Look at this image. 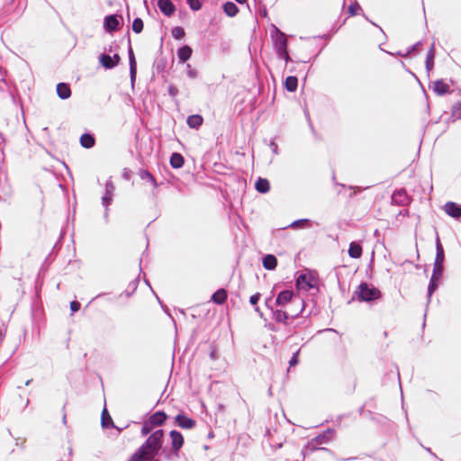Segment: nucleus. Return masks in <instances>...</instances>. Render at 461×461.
Listing matches in <instances>:
<instances>
[{
	"label": "nucleus",
	"mask_w": 461,
	"mask_h": 461,
	"mask_svg": "<svg viewBox=\"0 0 461 461\" xmlns=\"http://www.w3.org/2000/svg\"><path fill=\"white\" fill-rule=\"evenodd\" d=\"M255 188L260 194H267L270 190V182L267 178L258 177L255 182Z\"/></svg>",
	"instance_id": "obj_30"
},
{
	"label": "nucleus",
	"mask_w": 461,
	"mask_h": 461,
	"mask_svg": "<svg viewBox=\"0 0 461 461\" xmlns=\"http://www.w3.org/2000/svg\"><path fill=\"white\" fill-rule=\"evenodd\" d=\"M343 417H344V415H339V416H338V417H337V420H336V422H337V423H339V422L342 420Z\"/></svg>",
	"instance_id": "obj_62"
},
{
	"label": "nucleus",
	"mask_w": 461,
	"mask_h": 461,
	"mask_svg": "<svg viewBox=\"0 0 461 461\" xmlns=\"http://www.w3.org/2000/svg\"><path fill=\"white\" fill-rule=\"evenodd\" d=\"M336 430L332 428H328L323 432L314 437V442L321 445L328 444L335 438Z\"/></svg>",
	"instance_id": "obj_17"
},
{
	"label": "nucleus",
	"mask_w": 461,
	"mask_h": 461,
	"mask_svg": "<svg viewBox=\"0 0 461 461\" xmlns=\"http://www.w3.org/2000/svg\"><path fill=\"white\" fill-rule=\"evenodd\" d=\"M305 303L303 299V303L299 306H293L291 308H285L275 310L274 315L272 319L277 322L282 323L285 326L290 327L289 331L292 333H296V327L299 324L293 325V322L295 319H297L300 315L303 316L304 312Z\"/></svg>",
	"instance_id": "obj_3"
},
{
	"label": "nucleus",
	"mask_w": 461,
	"mask_h": 461,
	"mask_svg": "<svg viewBox=\"0 0 461 461\" xmlns=\"http://www.w3.org/2000/svg\"><path fill=\"white\" fill-rule=\"evenodd\" d=\"M270 34L277 57L284 59L286 64L293 62L288 52V41L286 34L276 25H272Z\"/></svg>",
	"instance_id": "obj_5"
},
{
	"label": "nucleus",
	"mask_w": 461,
	"mask_h": 461,
	"mask_svg": "<svg viewBox=\"0 0 461 461\" xmlns=\"http://www.w3.org/2000/svg\"><path fill=\"white\" fill-rule=\"evenodd\" d=\"M222 9L224 14L229 17H234L239 13V7L237 5L231 1H227L223 4Z\"/></svg>",
	"instance_id": "obj_31"
},
{
	"label": "nucleus",
	"mask_w": 461,
	"mask_h": 461,
	"mask_svg": "<svg viewBox=\"0 0 461 461\" xmlns=\"http://www.w3.org/2000/svg\"><path fill=\"white\" fill-rule=\"evenodd\" d=\"M397 56H400V57H402V58H407L410 56V54H407V51L405 53L402 52V51H398L396 53Z\"/></svg>",
	"instance_id": "obj_60"
},
{
	"label": "nucleus",
	"mask_w": 461,
	"mask_h": 461,
	"mask_svg": "<svg viewBox=\"0 0 461 461\" xmlns=\"http://www.w3.org/2000/svg\"><path fill=\"white\" fill-rule=\"evenodd\" d=\"M169 163L170 166L175 169L181 168L185 164V158L181 153L173 152L170 156Z\"/></svg>",
	"instance_id": "obj_26"
},
{
	"label": "nucleus",
	"mask_w": 461,
	"mask_h": 461,
	"mask_svg": "<svg viewBox=\"0 0 461 461\" xmlns=\"http://www.w3.org/2000/svg\"><path fill=\"white\" fill-rule=\"evenodd\" d=\"M348 188L349 189H353L355 187L352 186V185H349ZM356 188L357 190H354V192L349 194V197H354L357 194V193L362 192L363 190H366V189L369 188V186H366V187H364V188H362V187H356Z\"/></svg>",
	"instance_id": "obj_54"
},
{
	"label": "nucleus",
	"mask_w": 461,
	"mask_h": 461,
	"mask_svg": "<svg viewBox=\"0 0 461 461\" xmlns=\"http://www.w3.org/2000/svg\"><path fill=\"white\" fill-rule=\"evenodd\" d=\"M443 209L448 216L461 221V204L455 202H447Z\"/></svg>",
	"instance_id": "obj_13"
},
{
	"label": "nucleus",
	"mask_w": 461,
	"mask_h": 461,
	"mask_svg": "<svg viewBox=\"0 0 461 461\" xmlns=\"http://www.w3.org/2000/svg\"><path fill=\"white\" fill-rule=\"evenodd\" d=\"M167 418V414L164 411L159 410L149 416L147 420L149 421V424L153 425L155 428H158L163 426Z\"/></svg>",
	"instance_id": "obj_15"
},
{
	"label": "nucleus",
	"mask_w": 461,
	"mask_h": 461,
	"mask_svg": "<svg viewBox=\"0 0 461 461\" xmlns=\"http://www.w3.org/2000/svg\"><path fill=\"white\" fill-rule=\"evenodd\" d=\"M203 122V118L200 114L189 115L186 119V123L189 128L197 130L201 127Z\"/></svg>",
	"instance_id": "obj_27"
},
{
	"label": "nucleus",
	"mask_w": 461,
	"mask_h": 461,
	"mask_svg": "<svg viewBox=\"0 0 461 461\" xmlns=\"http://www.w3.org/2000/svg\"><path fill=\"white\" fill-rule=\"evenodd\" d=\"M319 447H321V444L314 442V438H312L304 445L303 448L302 449L303 457L305 458L306 456L305 450L314 452L317 451V449H319Z\"/></svg>",
	"instance_id": "obj_37"
},
{
	"label": "nucleus",
	"mask_w": 461,
	"mask_h": 461,
	"mask_svg": "<svg viewBox=\"0 0 461 461\" xmlns=\"http://www.w3.org/2000/svg\"><path fill=\"white\" fill-rule=\"evenodd\" d=\"M258 14L260 17H267V8L263 7L258 11Z\"/></svg>",
	"instance_id": "obj_58"
},
{
	"label": "nucleus",
	"mask_w": 461,
	"mask_h": 461,
	"mask_svg": "<svg viewBox=\"0 0 461 461\" xmlns=\"http://www.w3.org/2000/svg\"><path fill=\"white\" fill-rule=\"evenodd\" d=\"M436 258L434 262V267L432 275L428 285V303L431 300L432 294L437 291L441 282V278L444 272V262H445V251L441 244L438 234L436 236Z\"/></svg>",
	"instance_id": "obj_2"
},
{
	"label": "nucleus",
	"mask_w": 461,
	"mask_h": 461,
	"mask_svg": "<svg viewBox=\"0 0 461 461\" xmlns=\"http://www.w3.org/2000/svg\"><path fill=\"white\" fill-rule=\"evenodd\" d=\"M451 115L452 117H454L457 120H461V102L458 101L456 102L453 106H452V109H451Z\"/></svg>",
	"instance_id": "obj_41"
},
{
	"label": "nucleus",
	"mask_w": 461,
	"mask_h": 461,
	"mask_svg": "<svg viewBox=\"0 0 461 461\" xmlns=\"http://www.w3.org/2000/svg\"><path fill=\"white\" fill-rule=\"evenodd\" d=\"M167 66V59L163 56L158 57L153 64V72H156L157 74L161 75L162 77H165Z\"/></svg>",
	"instance_id": "obj_18"
},
{
	"label": "nucleus",
	"mask_w": 461,
	"mask_h": 461,
	"mask_svg": "<svg viewBox=\"0 0 461 461\" xmlns=\"http://www.w3.org/2000/svg\"><path fill=\"white\" fill-rule=\"evenodd\" d=\"M172 37L175 40H182L185 36V29L181 26H175L171 29Z\"/></svg>",
	"instance_id": "obj_38"
},
{
	"label": "nucleus",
	"mask_w": 461,
	"mask_h": 461,
	"mask_svg": "<svg viewBox=\"0 0 461 461\" xmlns=\"http://www.w3.org/2000/svg\"><path fill=\"white\" fill-rule=\"evenodd\" d=\"M177 59L180 63H185L190 59L193 54V50L188 45H183L177 50Z\"/></svg>",
	"instance_id": "obj_20"
},
{
	"label": "nucleus",
	"mask_w": 461,
	"mask_h": 461,
	"mask_svg": "<svg viewBox=\"0 0 461 461\" xmlns=\"http://www.w3.org/2000/svg\"><path fill=\"white\" fill-rule=\"evenodd\" d=\"M157 5L159 11L167 17H171L176 13V5L171 0H158Z\"/></svg>",
	"instance_id": "obj_14"
},
{
	"label": "nucleus",
	"mask_w": 461,
	"mask_h": 461,
	"mask_svg": "<svg viewBox=\"0 0 461 461\" xmlns=\"http://www.w3.org/2000/svg\"><path fill=\"white\" fill-rule=\"evenodd\" d=\"M108 207L109 206L104 207V219L105 222L109 221V209H108Z\"/></svg>",
	"instance_id": "obj_57"
},
{
	"label": "nucleus",
	"mask_w": 461,
	"mask_h": 461,
	"mask_svg": "<svg viewBox=\"0 0 461 461\" xmlns=\"http://www.w3.org/2000/svg\"><path fill=\"white\" fill-rule=\"evenodd\" d=\"M305 115H306V117H307V119H308V122H309V125H310L311 130H312V131H314L313 125H312V122H311V119H310V115H309V113H305Z\"/></svg>",
	"instance_id": "obj_59"
},
{
	"label": "nucleus",
	"mask_w": 461,
	"mask_h": 461,
	"mask_svg": "<svg viewBox=\"0 0 461 461\" xmlns=\"http://www.w3.org/2000/svg\"><path fill=\"white\" fill-rule=\"evenodd\" d=\"M174 424L184 429H191L194 428L196 421L185 412H179L174 419Z\"/></svg>",
	"instance_id": "obj_12"
},
{
	"label": "nucleus",
	"mask_w": 461,
	"mask_h": 461,
	"mask_svg": "<svg viewBox=\"0 0 461 461\" xmlns=\"http://www.w3.org/2000/svg\"><path fill=\"white\" fill-rule=\"evenodd\" d=\"M261 298L260 293H256L249 297V303L253 306H258V303Z\"/></svg>",
	"instance_id": "obj_47"
},
{
	"label": "nucleus",
	"mask_w": 461,
	"mask_h": 461,
	"mask_svg": "<svg viewBox=\"0 0 461 461\" xmlns=\"http://www.w3.org/2000/svg\"><path fill=\"white\" fill-rule=\"evenodd\" d=\"M299 355H300V349H298L296 352L293 354L289 360V366L293 367L298 365L299 363Z\"/></svg>",
	"instance_id": "obj_45"
},
{
	"label": "nucleus",
	"mask_w": 461,
	"mask_h": 461,
	"mask_svg": "<svg viewBox=\"0 0 461 461\" xmlns=\"http://www.w3.org/2000/svg\"><path fill=\"white\" fill-rule=\"evenodd\" d=\"M276 287V285H275L273 287V289L270 292L269 296H267L265 299V305L271 312L272 316L274 315L275 310H277V308H276V303H275V300H274Z\"/></svg>",
	"instance_id": "obj_34"
},
{
	"label": "nucleus",
	"mask_w": 461,
	"mask_h": 461,
	"mask_svg": "<svg viewBox=\"0 0 461 461\" xmlns=\"http://www.w3.org/2000/svg\"><path fill=\"white\" fill-rule=\"evenodd\" d=\"M269 147L272 150V152L276 155L278 154V145L276 144V142L275 141V140H272L269 143Z\"/></svg>",
	"instance_id": "obj_53"
},
{
	"label": "nucleus",
	"mask_w": 461,
	"mask_h": 461,
	"mask_svg": "<svg viewBox=\"0 0 461 461\" xmlns=\"http://www.w3.org/2000/svg\"><path fill=\"white\" fill-rule=\"evenodd\" d=\"M318 278L313 273H301L296 280L295 286L298 290H306L317 288L318 289Z\"/></svg>",
	"instance_id": "obj_7"
},
{
	"label": "nucleus",
	"mask_w": 461,
	"mask_h": 461,
	"mask_svg": "<svg viewBox=\"0 0 461 461\" xmlns=\"http://www.w3.org/2000/svg\"><path fill=\"white\" fill-rule=\"evenodd\" d=\"M310 226H311V220L303 218V219H299V220L294 221L291 224L285 227V229H286V228H292V229L309 228Z\"/></svg>",
	"instance_id": "obj_36"
},
{
	"label": "nucleus",
	"mask_w": 461,
	"mask_h": 461,
	"mask_svg": "<svg viewBox=\"0 0 461 461\" xmlns=\"http://www.w3.org/2000/svg\"><path fill=\"white\" fill-rule=\"evenodd\" d=\"M105 32L113 34L121 28V23L117 14H108L104 18L103 23Z\"/></svg>",
	"instance_id": "obj_10"
},
{
	"label": "nucleus",
	"mask_w": 461,
	"mask_h": 461,
	"mask_svg": "<svg viewBox=\"0 0 461 461\" xmlns=\"http://www.w3.org/2000/svg\"><path fill=\"white\" fill-rule=\"evenodd\" d=\"M364 408H365V406H364V405H363V406H361V407L359 408V410H358V413H359V414H363V413H365V412H366V411H364Z\"/></svg>",
	"instance_id": "obj_63"
},
{
	"label": "nucleus",
	"mask_w": 461,
	"mask_h": 461,
	"mask_svg": "<svg viewBox=\"0 0 461 461\" xmlns=\"http://www.w3.org/2000/svg\"><path fill=\"white\" fill-rule=\"evenodd\" d=\"M154 429H155V427L153 425L149 424V421L146 419L143 421V424H142V427L140 429V434L142 437L150 435L153 432Z\"/></svg>",
	"instance_id": "obj_40"
},
{
	"label": "nucleus",
	"mask_w": 461,
	"mask_h": 461,
	"mask_svg": "<svg viewBox=\"0 0 461 461\" xmlns=\"http://www.w3.org/2000/svg\"><path fill=\"white\" fill-rule=\"evenodd\" d=\"M348 252V256L352 258L357 259V258H361L362 253H363V249H362L361 244L357 241L350 242Z\"/></svg>",
	"instance_id": "obj_24"
},
{
	"label": "nucleus",
	"mask_w": 461,
	"mask_h": 461,
	"mask_svg": "<svg viewBox=\"0 0 461 461\" xmlns=\"http://www.w3.org/2000/svg\"><path fill=\"white\" fill-rule=\"evenodd\" d=\"M139 176L140 179L145 180L152 184V185L156 188L158 187V183L156 181V178L147 169H140L139 171Z\"/></svg>",
	"instance_id": "obj_33"
},
{
	"label": "nucleus",
	"mask_w": 461,
	"mask_h": 461,
	"mask_svg": "<svg viewBox=\"0 0 461 461\" xmlns=\"http://www.w3.org/2000/svg\"><path fill=\"white\" fill-rule=\"evenodd\" d=\"M400 214H402V215H409V211L408 210L401 211Z\"/></svg>",
	"instance_id": "obj_64"
},
{
	"label": "nucleus",
	"mask_w": 461,
	"mask_h": 461,
	"mask_svg": "<svg viewBox=\"0 0 461 461\" xmlns=\"http://www.w3.org/2000/svg\"><path fill=\"white\" fill-rule=\"evenodd\" d=\"M276 287V285H275L273 287V289L270 292L269 296H267L265 299V305L271 312L272 316L274 315L275 310H277V308H276V303H275V300H274Z\"/></svg>",
	"instance_id": "obj_35"
},
{
	"label": "nucleus",
	"mask_w": 461,
	"mask_h": 461,
	"mask_svg": "<svg viewBox=\"0 0 461 461\" xmlns=\"http://www.w3.org/2000/svg\"><path fill=\"white\" fill-rule=\"evenodd\" d=\"M143 28H144V23H143L142 19L140 17L134 18V20L132 22V25H131V29H132L133 32H135L136 34H139L143 31Z\"/></svg>",
	"instance_id": "obj_39"
},
{
	"label": "nucleus",
	"mask_w": 461,
	"mask_h": 461,
	"mask_svg": "<svg viewBox=\"0 0 461 461\" xmlns=\"http://www.w3.org/2000/svg\"><path fill=\"white\" fill-rule=\"evenodd\" d=\"M171 447H164L165 431L162 429L154 430L148 438L130 456L128 461H160L158 456L163 454L167 460L179 457V453L184 446L183 434L173 429L169 432Z\"/></svg>",
	"instance_id": "obj_1"
},
{
	"label": "nucleus",
	"mask_w": 461,
	"mask_h": 461,
	"mask_svg": "<svg viewBox=\"0 0 461 461\" xmlns=\"http://www.w3.org/2000/svg\"><path fill=\"white\" fill-rule=\"evenodd\" d=\"M81 304L77 301H72L70 302V310L72 314L78 312L80 310Z\"/></svg>",
	"instance_id": "obj_49"
},
{
	"label": "nucleus",
	"mask_w": 461,
	"mask_h": 461,
	"mask_svg": "<svg viewBox=\"0 0 461 461\" xmlns=\"http://www.w3.org/2000/svg\"><path fill=\"white\" fill-rule=\"evenodd\" d=\"M128 58H129V66H130V78L131 86L134 85L137 77V61L134 55L133 49L131 47L130 33L128 32Z\"/></svg>",
	"instance_id": "obj_9"
},
{
	"label": "nucleus",
	"mask_w": 461,
	"mask_h": 461,
	"mask_svg": "<svg viewBox=\"0 0 461 461\" xmlns=\"http://www.w3.org/2000/svg\"><path fill=\"white\" fill-rule=\"evenodd\" d=\"M285 88L288 92H295L298 87V78L295 76H288L284 82Z\"/></svg>",
	"instance_id": "obj_32"
},
{
	"label": "nucleus",
	"mask_w": 461,
	"mask_h": 461,
	"mask_svg": "<svg viewBox=\"0 0 461 461\" xmlns=\"http://www.w3.org/2000/svg\"><path fill=\"white\" fill-rule=\"evenodd\" d=\"M276 308L285 309L293 306H299L303 303V299L292 289H284L280 291L275 299Z\"/></svg>",
	"instance_id": "obj_6"
},
{
	"label": "nucleus",
	"mask_w": 461,
	"mask_h": 461,
	"mask_svg": "<svg viewBox=\"0 0 461 461\" xmlns=\"http://www.w3.org/2000/svg\"><path fill=\"white\" fill-rule=\"evenodd\" d=\"M138 283H139V277L135 278L133 281H131L129 284L128 289H131V292L129 290L125 291V294L127 296H130L137 289Z\"/></svg>",
	"instance_id": "obj_44"
},
{
	"label": "nucleus",
	"mask_w": 461,
	"mask_h": 461,
	"mask_svg": "<svg viewBox=\"0 0 461 461\" xmlns=\"http://www.w3.org/2000/svg\"><path fill=\"white\" fill-rule=\"evenodd\" d=\"M383 297V293L372 284L362 281L354 291L353 297L361 303H375Z\"/></svg>",
	"instance_id": "obj_4"
},
{
	"label": "nucleus",
	"mask_w": 461,
	"mask_h": 461,
	"mask_svg": "<svg viewBox=\"0 0 461 461\" xmlns=\"http://www.w3.org/2000/svg\"><path fill=\"white\" fill-rule=\"evenodd\" d=\"M360 5L356 2L355 4H351L348 8V13L350 16H354L357 14L358 10H360Z\"/></svg>",
	"instance_id": "obj_46"
},
{
	"label": "nucleus",
	"mask_w": 461,
	"mask_h": 461,
	"mask_svg": "<svg viewBox=\"0 0 461 461\" xmlns=\"http://www.w3.org/2000/svg\"><path fill=\"white\" fill-rule=\"evenodd\" d=\"M80 144L85 149H91L95 144V138L94 134L89 132H85L80 137Z\"/></svg>",
	"instance_id": "obj_28"
},
{
	"label": "nucleus",
	"mask_w": 461,
	"mask_h": 461,
	"mask_svg": "<svg viewBox=\"0 0 461 461\" xmlns=\"http://www.w3.org/2000/svg\"><path fill=\"white\" fill-rule=\"evenodd\" d=\"M262 265L267 270H275L277 266V258L273 254H267L262 258Z\"/></svg>",
	"instance_id": "obj_23"
},
{
	"label": "nucleus",
	"mask_w": 461,
	"mask_h": 461,
	"mask_svg": "<svg viewBox=\"0 0 461 461\" xmlns=\"http://www.w3.org/2000/svg\"><path fill=\"white\" fill-rule=\"evenodd\" d=\"M167 93L170 96L176 97L178 94V88L174 85H169L167 87Z\"/></svg>",
	"instance_id": "obj_48"
},
{
	"label": "nucleus",
	"mask_w": 461,
	"mask_h": 461,
	"mask_svg": "<svg viewBox=\"0 0 461 461\" xmlns=\"http://www.w3.org/2000/svg\"><path fill=\"white\" fill-rule=\"evenodd\" d=\"M101 426L104 429L115 428L114 422L105 407L103 409L101 414Z\"/></svg>",
	"instance_id": "obj_29"
},
{
	"label": "nucleus",
	"mask_w": 461,
	"mask_h": 461,
	"mask_svg": "<svg viewBox=\"0 0 461 461\" xmlns=\"http://www.w3.org/2000/svg\"><path fill=\"white\" fill-rule=\"evenodd\" d=\"M266 327L271 330V331H274V332H276L278 330L277 327L276 326V324L272 323V322H269L267 324H266Z\"/></svg>",
	"instance_id": "obj_55"
},
{
	"label": "nucleus",
	"mask_w": 461,
	"mask_h": 461,
	"mask_svg": "<svg viewBox=\"0 0 461 461\" xmlns=\"http://www.w3.org/2000/svg\"><path fill=\"white\" fill-rule=\"evenodd\" d=\"M121 60L122 59L118 53H114L111 56L105 52H102L98 56L99 64L106 70L116 68L120 64Z\"/></svg>",
	"instance_id": "obj_8"
},
{
	"label": "nucleus",
	"mask_w": 461,
	"mask_h": 461,
	"mask_svg": "<svg viewBox=\"0 0 461 461\" xmlns=\"http://www.w3.org/2000/svg\"><path fill=\"white\" fill-rule=\"evenodd\" d=\"M435 43L432 42L429 50L427 52L425 68L428 73L434 68L435 64Z\"/></svg>",
	"instance_id": "obj_25"
},
{
	"label": "nucleus",
	"mask_w": 461,
	"mask_h": 461,
	"mask_svg": "<svg viewBox=\"0 0 461 461\" xmlns=\"http://www.w3.org/2000/svg\"><path fill=\"white\" fill-rule=\"evenodd\" d=\"M118 49V46L115 44V42H113L108 47L104 48V52H113Z\"/></svg>",
	"instance_id": "obj_52"
},
{
	"label": "nucleus",
	"mask_w": 461,
	"mask_h": 461,
	"mask_svg": "<svg viewBox=\"0 0 461 461\" xmlns=\"http://www.w3.org/2000/svg\"><path fill=\"white\" fill-rule=\"evenodd\" d=\"M367 413L370 414V420L377 424H384L387 420L384 415H375L371 411H367Z\"/></svg>",
	"instance_id": "obj_42"
},
{
	"label": "nucleus",
	"mask_w": 461,
	"mask_h": 461,
	"mask_svg": "<svg viewBox=\"0 0 461 461\" xmlns=\"http://www.w3.org/2000/svg\"><path fill=\"white\" fill-rule=\"evenodd\" d=\"M58 96L62 100H67L71 96V88L68 83H59L56 87Z\"/></svg>",
	"instance_id": "obj_22"
},
{
	"label": "nucleus",
	"mask_w": 461,
	"mask_h": 461,
	"mask_svg": "<svg viewBox=\"0 0 461 461\" xmlns=\"http://www.w3.org/2000/svg\"><path fill=\"white\" fill-rule=\"evenodd\" d=\"M318 450L322 451V452H327V453H329L330 455H332V456L334 455V452L331 449H330L328 447H319Z\"/></svg>",
	"instance_id": "obj_56"
},
{
	"label": "nucleus",
	"mask_w": 461,
	"mask_h": 461,
	"mask_svg": "<svg viewBox=\"0 0 461 461\" xmlns=\"http://www.w3.org/2000/svg\"><path fill=\"white\" fill-rule=\"evenodd\" d=\"M114 185L111 179H108L104 186V194L102 196V204L104 207L109 206L113 202Z\"/></svg>",
	"instance_id": "obj_16"
},
{
	"label": "nucleus",
	"mask_w": 461,
	"mask_h": 461,
	"mask_svg": "<svg viewBox=\"0 0 461 461\" xmlns=\"http://www.w3.org/2000/svg\"><path fill=\"white\" fill-rule=\"evenodd\" d=\"M432 90L439 96L450 93L448 85L443 79H437L434 81Z\"/></svg>",
	"instance_id": "obj_19"
},
{
	"label": "nucleus",
	"mask_w": 461,
	"mask_h": 461,
	"mask_svg": "<svg viewBox=\"0 0 461 461\" xmlns=\"http://www.w3.org/2000/svg\"><path fill=\"white\" fill-rule=\"evenodd\" d=\"M228 298L227 290L224 288H219L211 296L212 302L217 305H222L225 303Z\"/></svg>",
	"instance_id": "obj_21"
},
{
	"label": "nucleus",
	"mask_w": 461,
	"mask_h": 461,
	"mask_svg": "<svg viewBox=\"0 0 461 461\" xmlns=\"http://www.w3.org/2000/svg\"><path fill=\"white\" fill-rule=\"evenodd\" d=\"M187 76L190 78H196L198 76V73L195 69L192 68L190 64H187Z\"/></svg>",
	"instance_id": "obj_50"
},
{
	"label": "nucleus",
	"mask_w": 461,
	"mask_h": 461,
	"mask_svg": "<svg viewBox=\"0 0 461 461\" xmlns=\"http://www.w3.org/2000/svg\"><path fill=\"white\" fill-rule=\"evenodd\" d=\"M421 44H422L421 41H418L415 44L409 47L407 50V54L411 55L412 52L418 50L420 49V47L421 46Z\"/></svg>",
	"instance_id": "obj_51"
},
{
	"label": "nucleus",
	"mask_w": 461,
	"mask_h": 461,
	"mask_svg": "<svg viewBox=\"0 0 461 461\" xmlns=\"http://www.w3.org/2000/svg\"><path fill=\"white\" fill-rule=\"evenodd\" d=\"M187 5H189L192 11H199L203 7V3L201 0H186Z\"/></svg>",
	"instance_id": "obj_43"
},
{
	"label": "nucleus",
	"mask_w": 461,
	"mask_h": 461,
	"mask_svg": "<svg viewBox=\"0 0 461 461\" xmlns=\"http://www.w3.org/2000/svg\"><path fill=\"white\" fill-rule=\"evenodd\" d=\"M391 200L392 204L398 206H406L411 202V198L404 188L395 190L391 196Z\"/></svg>",
	"instance_id": "obj_11"
},
{
	"label": "nucleus",
	"mask_w": 461,
	"mask_h": 461,
	"mask_svg": "<svg viewBox=\"0 0 461 461\" xmlns=\"http://www.w3.org/2000/svg\"><path fill=\"white\" fill-rule=\"evenodd\" d=\"M255 312H258L261 318H263V312L260 311L258 306H255Z\"/></svg>",
	"instance_id": "obj_61"
}]
</instances>
